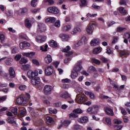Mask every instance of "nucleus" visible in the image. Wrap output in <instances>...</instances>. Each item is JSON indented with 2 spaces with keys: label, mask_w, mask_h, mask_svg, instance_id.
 <instances>
[{
  "label": "nucleus",
  "mask_w": 130,
  "mask_h": 130,
  "mask_svg": "<svg viewBox=\"0 0 130 130\" xmlns=\"http://www.w3.org/2000/svg\"><path fill=\"white\" fill-rule=\"evenodd\" d=\"M21 57H22V55L17 54L15 56V60H16V61H18L20 60V59H21Z\"/></svg>",
  "instance_id": "4d7b16f0"
},
{
  "label": "nucleus",
  "mask_w": 130,
  "mask_h": 130,
  "mask_svg": "<svg viewBox=\"0 0 130 130\" xmlns=\"http://www.w3.org/2000/svg\"><path fill=\"white\" fill-rule=\"evenodd\" d=\"M105 112L108 115H110L111 116H113L114 115V113H113V111L111 108L107 107L105 108Z\"/></svg>",
  "instance_id": "a211bd4d"
},
{
  "label": "nucleus",
  "mask_w": 130,
  "mask_h": 130,
  "mask_svg": "<svg viewBox=\"0 0 130 130\" xmlns=\"http://www.w3.org/2000/svg\"><path fill=\"white\" fill-rule=\"evenodd\" d=\"M27 77L29 79H33V78L38 76V71L35 70L34 72L32 70H29L27 73Z\"/></svg>",
  "instance_id": "20e7f679"
},
{
  "label": "nucleus",
  "mask_w": 130,
  "mask_h": 130,
  "mask_svg": "<svg viewBox=\"0 0 130 130\" xmlns=\"http://www.w3.org/2000/svg\"><path fill=\"white\" fill-rule=\"evenodd\" d=\"M52 90V87L50 85H46L44 88V92L45 95H49L51 94V91Z\"/></svg>",
  "instance_id": "0eeeda50"
},
{
  "label": "nucleus",
  "mask_w": 130,
  "mask_h": 130,
  "mask_svg": "<svg viewBox=\"0 0 130 130\" xmlns=\"http://www.w3.org/2000/svg\"><path fill=\"white\" fill-rule=\"evenodd\" d=\"M26 88H27L26 85H21L19 86V90L23 91V90H25L26 89Z\"/></svg>",
  "instance_id": "69168bd1"
},
{
  "label": "nucleus",
  "mask_w": 130,
  "mask_h": 130,
  "mask_svg": "<svg viewBox=\"0 0 130 130\" xmlns=\"http://www.w3.org/2000/svg\"><path fill=\"white\" fill-rule=\"evenodd\" d=\"M99 44H100V40L99 39L92 40L90 42L91 46H96V45H99Z\"/></svg>",
  "instance_id": "2eb2a0df"
},
{
  "label": "nucleus",
  "mask_w": 130,
  "mask_h": 130,
  "mask_svg": "<svg viewBox=\"0 0 130 130\" xmlns=\"http://www.w3.org/2000/svg\"><path fill=\"white\" fill-rule=\"evenodd\" d=\"M91 62L93 63H95V64H100V60L95 59V58H92Z\"/></svg>",
  "instance_id": "c03bdc74"
},
{
  "label": "nucleus",
  "mask_w": 130,
  "mask_h": 130,
  "mask_svg": "<svg viewBox=\"0 0 130 130\" xmlns=\"http://www.w3.org/2000/svg\"><path fill=\"white\" fill-rule=\"evenodd\" d=\"M85 94L86 95H88L90 99H92V100L95 99V94H94L93 92L90 91H85Z\"/></svg>",
  "instance_id": "2f4dec72"
},
{
  "label": "nucleus",
  "mask_w": 130,
  "mask_h": 130,
  "mask_svg": "<svg viewBox=\"0 0 130 130\" xmlns=\"http://www.w3.org/2000/svg\"><path fill=\"white\" fill-rule=\"evenodd\" d=\"M72 29V26L71 25H63L62 28V31L67 32Z\"/></svg>",
  "instance_id": "a878e982"
},
{
  "label": "nucleus",
  "mask_w": 130,
  "mask_h": 130,
  "mask_svg": "<svg viewBox=\"0 0 130 130\" xmlns=\"http://www.w3.org/2000/svg\"><path fill=\"white\" fill-rule=\"evenodd\" d=\"M39 31L42 33L46 31V26L44 23H40L39 24Z\"/></svg>",
  "instance_id": "f3484780"
},
{
  "label": "nucleus",
  "mask_w": 130,
  "mask_h": 130,
  "mask_svg": "<svg viewBox=\"0 0 130 130\" xmlns=\"http://www.w3.org/2000/svg\"><path fill=\"white\" fill-rule=\"evenodd\" d=\"M79 76V73L75 71H72L71 74V77L73 80L76 79Z\"/></svg>",
  "instance_id": "c756f323"
},
{
  "label": "nucleus",
  "mask_w": 130,
  "mask_h": 130,
  "mask_svg": "<svg viewBox=\"0 0 130 130\" xmlns=\"http://www.w3.org/2000/svg\"><path fill=\"white\" fill-rule=\"evenodd\" d=\"M80 7H86V6L88 5V3H87V0H80Z\"/></svg>",
  "instance_id": "f704fd0d"
},
{
  "label": "nucleus",
  "mask_w": 130,
  "mask_h": 130,
  "mask_svg": "<svg viewBox=\"0 0 130 130\" xmlns=\"http://www.w3.org/2000/svg\"><path fill=\"white\" fill-rule=\"evenodd\" d=\"M92 7L94 9V10H99L100 9V6L96 5V4H93L92 5Z\"/></svg>",
  "instance_id": "0e129e2a"
},
{
  "label": "nucleus",
  "mask_w": 130,
  "mask_h": 130,
  "mask_svg": "<svg viewBox=\"0 0 130 130\" xmlns=\"http://www.w3.org/2000/svg\"><path fill=\"white\" fill-rule=\"evenodd\" d=\"M25 26L28 29L32 26V21L28 18L25 20Z\"/></svg>",
  "instance_id": "5701e85b"
},
{
  "label": "nucleus",
  "mask_w": 130,
  "mask_h": 130,
  "mask_svg": "<svg viewBox=\"0 0 130 130\" xmlns=\"http://www.w3.org/2000/svg\"><path fill=\"white\" fill-rule=\"evenodd\" d=\"M30 43L27 42H23L19 44V47L20 49H26V48L30 47Z\"/></svg>",
  "instance_id": "f8f14e48"
},
{
  "label": "nucleus",
  "mask_w": 130,
  "mask_h": 130,
  "mask_svg": "<svg viewBox=\"0 0 130 130\" xmlns=\"http://www.w3.org/2000/svg\"><path fill=\"white\" fill-rule=\"evenodd\" d=\"M94 26H97L96 23H92L91 24H89V26L86 28V32L88 34L91 35L93 33V30H94Z\"/></svg>",
  "instance_id": "1a4fd4ad"
},
{
  "label": "nucleus",
  "mask_w": 130,
  "mask_h": 130,
  "mask_svg": "<svg viewBox=\"0 0 130 130\" xmlns=\"http://www.w3.org/2000/svg\"><path fill=\"white\" fill-rule=\"evenodd\" d=\"M71 124V120H65L63 122V125H64V126H69L70 124Z\"/></svg>",
  "instance_id": "a18cd8bd"
},
{
  "label": "nucleus",
  "mask_w": 130,
  "mask_h": 130,
  "mask_svg": "<svg viewBox=\"0 0 130 130\" xmlns=\"http://www.w3.org/2000/svg\"><path fill=\"white\" fill-rule=\"evenodd\" d=\"M80 41H81V44L82 43H87V38L83 37L80 39Z\"/></svg>",
  "instance_id": "3c124183"
},
{
  "label": "nucleus",
  "mask_w": 130,
  "mask_h": 130,
  "mask_svg": "<svg viewBox=\"0 0 130 130\" xmlns=\"http://www.w3.org/2000/svg\"><path fill=\"white\" fill-rule=\"evenodd\" d=\"M35 39L38 43H43V42H45L46 41V37L44 36H39L36 37Z\"/></svg>",
  "instance_id": "6e6552de"
},
{
  "label": "nucleus",
  "mask_w": 130,
  "mask_h": 130,
  "mask_svg": "<svg viewBox=\"0 0 130 130\" xmlns=\"http://www.w3.org/2000/svg\"><path fill=\"white\" fill-rule=\"evenodd\" d=\"M70 50H71V47L70 46H66V48L61 49V51L62 52L66 53L65 55L67 56H70V55L73 54V52H69Z\"/></svg>",
  "instance_id": "9d476101"
},
{
  "label": "nucleus",
  "mask_w": 130,
  "mask_h": 130,
  "mask_svg": "<svg viewBox=\"0 0 130 130\" xmlns=\"http://www.w3.org/2000/svg\"><path fill=\"white\" fill-rule=\"evenodd\" d=\"M32 63H34V64H36V66H39V62L37 59H35L32 60Z\"/></svg>",
  "instance_id": "774afa93"
},
{
  "label": "nucleus",
  "mask_w": 130,
  "mask_h": 130,
  "mask_svg": "<svg viewBox=\"0 0 130 130\" xmlns=\"http://www.w3.org/2000/svg\"><path fill=\"white\" fill-rule=\"evenodd\" d=\"M60 96L61 98H63L64 99H71V94H69L68 92L60 94Z\"/></svg>",
  "instance_id": "4be33fe9"
},
{
  "label": "nucleus",
  "mask_w": 130,
  "mask_h": 130,
  "mask_svg": "<svg viewBox=\"0 0 130 130\" xmlns=\"http://www.w3.org/2000/svg\"><path fill=\"white\" fill-rule=\"evenodd\" d=\"M119 12L122 15H126L127 14V11L122 7L119 8Z\"/></svg>",
  "instance_id": "473e14b6"
},
{
  "label": "nucleus",
  "mask_w": 130,
  "mask_h": 130,
  "mask_svg": "<svg viewBox=\"0 0 130 130\" xmlns=\"http://www.w3.org/2000/svg\"><path fill=\"white\" fill-rule=\"evenodd\" d=\"M47 123L48 124V125H51L53 122H54V121L53 120V119L50 117H47Z\"/></svg>",
  "instance_id": "bb28decb"
},
{
  "label": "nucleus",
  "mask_w": 130,
  "mask_h": 130,
  "mask_svg": "<svg viewBox=\"0 0 130 130\" xmlns=\"http://www.w3.org/2000/svg\"><path fill=\"white\" fill-rule=\"evenodd\" d=\"M118 41V37H114L113 39L112 43L113 44H114L116 43Z\"/></svg>",
  "instance_id": "052dcab7"
},
{
  "label": "nucleus",
  "mask_w": 130,
  "mask_h": 130,
  "mask_svg": "<svg viewBox=\"0 0 130 130\" xmlns=\"http://www.w3.org/2000/svg\"><path fill=\"white\" fill-rule=\"evenodd\" d=\"M48 110H49V113H50L51 114H52V113L53 114H55V113H57V110H56V109H53L52 108H49L48 109Z\"/></svg>",
  "instance_id": "e433bc0d"
},
{
  "label": "nucleus",
  "mask_w": 130,
  "mask_h": 130,
  "mask_svg": "<svg viewBox=\"0 0 130 130\" xmlns=\"http://www.w3.org/2000/svg\"><path fill=\"white\" fill-rule=\"evenodd\" d=\"M78 32H82V30L79 27H75L71 31V34L73 35L76 34Z\"/></svg>",
  "instance_id": "c85d7f7f"
},
{
  "label": "nucleus",
  "mask_w": 130,
  "mask_h": 130,
  "mask_svg": "<svg viewBox=\"0 0 130 130\" xmlns=\"http://www.w3.org/2000/svg\"><path fill=\"white\" fill-rule=\"evenodd\" d=\"M82 64H83V61L82 60L78 61L77 65L74 66L73 67L74 72H76L77 73H79V72H81L82 69H83V67H82Z\"/></svg>",
  "instance_id": "7ed1b4c3"
},
{
  "label": "nucleus",
  "mask_w": 130,
  "mask_h": 130,
  "mask_svg": "<svg viewBox=\"0 0 130 130\" xmlns=\"http://www.w3.org/2000/svg\"><path fill=\"white\" fill-rule=\"evenodd\" d=\"M31 83L34 86H37L40 84V78L39 77H36L34 78H32L31 80Z\"/></svg>",
  "instance_id": "9b49d317"
},
{
  "label": "nucleus",
  "mask_w": 130,
  "mask_h": 130,
  "mask_svg": "<svg viewBox=\"0 0 130 130\" xmlns=\"http://www.w3.org/2000/svg\"><path fill=\"white\" fill-rule=\"evenodd\" d=\"M120 109H121V112L122 114L123 115H126V114L127 113L126 112V111H125V110L122 107H121Z\"/></svg>",
  "instance_id": "6e6d98bb"
},
{
  "label": "nucleus",
  "mask_w": 130,
  "mask_h": 130,
  "mask_svg": "<svg viewBox=\"0 0 130 130\" xmlns=\"http://www.w3.org/2000/svg\"><path fill=\"white\" fill-rule=\"evenodd\" d=\"M38 0H32L31 2V7H36V3H37Z\"/></svg>",
  "instance_id": "13d9d810"
},
{
  "label": "nucleus",
  "mask_w": 130,
  "mask_h": 130,
  "mask_svg": "<svg viewBox=\"0 0 130 130\" xmlns=\"http://www.w3.org/2000/svg\"><path fill=\"white\" fill-rule=\"evenodd\" d=\"M12 53H17L18 52V48L14 47L12 50Z\"/></svg>",
  "instance_id": "680f3d73"
},
{
  "label": "nucleus",
  "mask_w": 130,
  "mask_h": 130,
  "mask_svg": "<svg viewBox=\"0 0 130 130\" xmlns=\"http://www.w3.org/2000/svg\"><path fill=\"white\" fill-rule=\"evenodd\" d=\"M73 112H75L76 114H80L82 113V110L81 109H76L75 110H73Z\"/></svg>",
  "instance_id": "09e8293b"
},
{
  "label": "nucleus",
  "mask_w": 130,
  "mask_h": 130,
  "mask_svg": "<svg viewBox=\"0 0 130 130\" xmlns=\"http://www.w3.org/2000/svg\"><path fill=\"white\" fill-rule=\"evenodd\" d=\"M11 112L14 115H17V114H18V108L14 107L11 110Z\"/></svg>",
  "instance_id": "79ce46f5"
},
{
  "label": "nucleus",
  "mask_w": 130,
  "mask_h": 130,
  "mask_svg": "<svg viewBox=\"0 0 130 130\" xmlns=\"http://www.w3.org/2000/svg\"><path fill=\"white\" fill-rule=\"evenodd\" d=\"M45 74L46 76H50L53 73V67L52 66H47L45 68Z\"/></svg>",
  "instance_id": "39448f33"
},
{
  "label": "nucleus",
  "mask_w": 130,
  "mask_h": 130,
  "mask_svg": "<svg viewBox=\"0 0 130 130\" xmlns=\"http://www.w3.org/2000/svg\"><path fill=\"white\" fill-rule=\"evenodd\" d=\"M45 62L47 64H49V63H51L52 62V57L51 55L48 54L44 58Z\"/></svg>",
  "instance_id": "4468645a"
},
{
  "label": "nucleus",
  "mask_w": 130,
  "mask_h": 130,
  "mask_svg": "<svg viewBox=\"0 0 130 130\" xmlns=\"http://www.w3.org/2000/svg\"><path fill=\"white\" fill-rule=\"evenodd\" d=\"M81 45H82L81 42V41H79L78 42L74 44L73 48H74V49H76V47H79V46H81Z\"/></svg>",
  "instance_id": "ea45409f"
},
{
  "label": "nucleus",
  "mask_w": 130,
  "mask_h": 130,
  "mask_svg": "<svg viewBox=\"0 0 130 130\" xmlns=\"http://www.w3.org/2000/svg\"><path fill=\"white\" fill-rule=\"evenodd\" d=\"M75 101L77 103L81 104V103H84V102H86V101H87V98H86L84 95L77 94L76 95Z\"/></svg>",
  "instance_id": "f03ea898"
},
{
  "label": "nucleus",
  "mask_w": 130,
  "mask_h": 130,
  "mask_svg": "<svg viewBox=\"0 0 130 130\" xmlns=\"http://www.w3.org/2000/svg\"><path fill=\"white\" fill-rule=\"evenodd\" d=\"M47 11L49 13L54 14L55 15H57V14L59 13V10H58V9L55 7H49L47 9Z\"/></svg>",
  "instance_id": "423d86ee"
},
{
  "label": "nucleus",
  "mask_w": 130,
  "mask_h": 130,
  "mask_svg": "<svg viewBox=\"0 0 130 130\" xmlns=\"http://www.w3.org/2000/svg\"><path fill=\"white\" fill-rule=\"evenodd\" d=\"M77 120L78 122H80V123H86L89 121L88 117L86 116L79 118L77 119Z\"/></svg>",
  "instance_id": "dca6fc26"
},
{
  "label": "nucleus",
  "mask_w": 130,
  "mask_h": 130,
  "mask_svg": "<svg viewBox=\"0 0 130 130\" xmlns=\"http://www.w3.org/2000/svg\"><path fill=\"white\" fill-rule=\"evenodd\" d=\"M19 113L20 115H25L26 114V110L24 108H22V110H20Z\"/></svg>",
  "instance_id": "603ef678"
},
{
  "label": "nucleus",
  "mask_w": 130,
  "mask_h": 130,
  "mask_svg": "<svg viewBox=\"0 0 130 130\" xmlns=\"http://www.w3.org/2000/svg\"><path fill=\"white\" fill-rule=\"evenodd\" d=\"M26 96H27V98L26 99L25 97L19 96L16 100V102L18 105H21L23 104L24 105L25 104H27L28 103V100L30 99V94L28 93H26Z\"/></svg>",
  "instance_id": "f257e3e1"
},
{
  "label": "nucleus",
  "mask_w": 130,
  "mask_h": 130,
  "mask_svg": "<svg viewBox=\"0 0 130 130\" xmlns=\"http://www.w3.org/2000/svg\"><path fill=\"white\" fill-rule=\"evenodd\" d=\"M73 129L74 130L81 129V125H80L79 124L74 125V126H73Z\"/></svg>",
  "instance_id": "5fc2aeb1"
},
{
  "label": "nucleus",
  "mask_w": 130,
  "mask_h": 130,
  "mask_svg": "<svg viewBox=\"0 0 130 130\" xmlns=\"http://www.w3.org/2000/svg\"><path fill=\"white\" fill-rule=\"evenodd\" d=\"M49 45L51 47H53V48H55V47H57V46H58V45H57V43L54 40L51 41L49 43Z\"/></svg>",
  "instance_id": "393cba45"
},
{
  "label": "nucleus",
  "mask_w": 130,
  "mask_h": 130,
  "mask_svg": "<svg viewBox=\"0 0 130 130\" xmlns=\"http://www.w3.org/2000/svg\"><path fill=\"white\" fill-rule=\"evenodd\" d=\"M60 37L61 39H63L64 41H68L69 39H70V36L67 35L61 34L60 35Z\"/></svg>",
  "instance_id": "cd10ccee"
},
{
  "label": "nucleus",
  "mask_w": 130,
  "mask_h": 130,
  "mask_svg": "<svg viewBox=\"0 0 130 130\" xmlns=\"http://www.w3.org/2000/svg\"><path fill=\"white\" fill-rule=\"evenodd\" d=\"M69 117L71 118V117H74V118H76V117H78V114L76 113L75 112L73 111V113H71L69 115Z\"/></svg>",
  "instance_id": "37998d69"
},
{
  "label": "nucleus",
  "mask_w": 130,
  "mask_h": 130,
  "mask_svg": "<svg viewBox=\"0 0 130 130\" xmlns=\"http://www.w3.org/2000/svg\"><path fill=\"white\" fill-rule=\"evenodd\" d=\"M124 30H126V28L125 27H118L116 29V31L121 33V32H122Z\"/></svg>",
  "instance_id": "a19ab883"
},
{
  "label": "nucleus",
  "mask_w": 130,
  "mask_h": 130,
  "mask_svg": "<svg viewBox=\"0 0 130 130\" xmlns=\"http://www.w3.org/2000/svg\"><path fill=\"white\" fill-rule=\"evenodd\" d=\"M114 122L115 124H120V123H121V121H120V120L116 119L114 120Z\"/></svg>",
  "instance_id": "338daca9"
},
{
  "label": "nucleus",
  "mask_w": 130,
  "mask_h": 130,
  "mask_svg": "<svg viewBox=\"0 0 130 130\" xmlns=\"http://www.w3.org/2000/svg\"><path fill=\"white\" fill-rule=\"evenodd\" d=\"M47 47H48V45L45 44L43 46L40 47V49L42 51H47Z\"/></svg>",
  "instance_id": "4c0bfd02"
},
{
  "label": "nucleus",
  "mask_w": 130,
  "mask_h": 130,
  "mask_svg": "<svg viewBox=\"0 0 130 130\" xmlns=\"http://www.w3.org/2000/svg\"><path fill=\"white\" fill-rule=\"evenodd\" d=\"M105 121L109 125L111 124V119L109 117H106L105 118Z\"/></svg>",
  "instance_id": "8fccbe9b"
},
{
  "label": "nucleus",
  "mask_w": 130,
  "mask_h": 130,
  "mask_svg": "<svg viewBox=\"0 0 130 130\" xmlns=\"http://www.w3.org/2000/svg\"><path fill=\"white\" fill-rule=\"evenodd\" d=\"M28 12V9L27 8H23L21 10L20 13L21 14H26Z\"/></svg>",
  "instance_id": "e2e57ef3"
},
{
  "label": "nucleus",
  "mask_w": 130,
  "mask_h": 130,
  "mask_svg": "<svg viewBox=\"0 0 130 130\" xmlns=\"http://www.w3.org/2000/svg\"><path fill=\"white\" fill-rule=\"evenodd\" d=\"M61 82L63 84H64L65 83H70L71 82V80L68 78H66V79H62Z\"/></svg>",
  "instance_id": "bf43d9fd"
},
{
  "label": "nucleus",
  "mask_w": 130,
  "mask_h": 130,
  "mask_svg": "<svg viewBox=\"0 0 130 130\" xmlns=\"http://www.w3.org/2000/svg\"><path fill=\"white\" fill-rule=\"evenodd\" d=\"M6 14L7 16H8V17H12V16H13V15H14L13 11H12L11 10H8V11H7Z\"/></svg>",
  "instance_id": "49530a36"
},
{
  "label": "nucleus",
  "mask_w": 130,
  "mask_h": 130,
  "mask_svg": "<svg viewBox=\"0 0 130 130\" xmlns=\"http://www.w3.org/2000/svg\"><path fill=\"white\" fill-rule=\"evenodd\" d=\"M128 54H129V53L126 50H121L119 52V56L120 57H122V56H127Z\"/></svg>",
  "instance_id": "aec40b11"
},
{
  "label": "nucleus",
  "mask_w": 130,
  "mask_h": 130,
  "mask_svg": "<svg viewBox=\"0 0 130 130\" xmlns=\"http://www.w3.org/2000/svg\"><path fill=\"white\" fill-rule=\"evenodd\" d=\"M55 27H57V28H59L60 27V21L59 20H56L54 24Z\"/></svg>",
  "instance_id": "de8ad7c7"
},
{
  "label": "nucleus",
  "mask_w": 130,
  "mask_h": 130,
  "mask_svg": "<svg viewBox=\"0 0 130 130\" xmlns=\"http://www.w3.org/2000/svg\"><path fill=\"white\" fill-rule=\"evenodd\" d=\"M22 55L23 56H26V57H28V58H34V56H35V52H23L22 53Z\"/></svg>",
  "instance_id": "ddd939ff"
},
{
  "label": "nucleus",
  "mask_w": 130,
  "mask_h": 130,
  "mask_svg": "<svg viewBox=\"0 0 130 130\" xmlns=\"http://www.w3.org/2000/svg\"><path fill=\"white\" fill-rule=\"evenodd\" d=\"M102 49L101 48H95L94 49H93V53L94 54H98V53H100L101 51H102Z\"/></svg>",
  "instance_id": "72a5a7b5"
},
{
  "label": "nucleus",
  "mask_w": 130,
  "mask_h": 130,
  "mask_svg": "<svg viewBox=\"0 0 130 130\" xmlns=\"http://www.w3.org/2000/svg\"><path fill=\"white\" fill-rule=\"evenodd\" d=\"M14 61V59L12 58H9L6 60H5V63L7 66H12V62Z\"/></svg>",
  "instance_id": "7c9ffc66"
},
{
  "label": "nucleus",
  "mask_w": 130,
  "mask_h": 130,
  "mask_svg": "<svg viewBox=\"0 0 130 130\" xmlns=\"http://www.w3.org/2000/svg\"><path fill=\"white\" fill-rule=\"evenodd\" d=\"M106 52L109 55H110V54H112V53H113V51H111V50L110 49V48L109 47L107 48Z\"/></svg>",
  "instance_id": "864d4df0"
},
{
  "label": "nucleus",
  "mask_w": 130,
  "mask_h": 130,
  "mask_svg": "<svg viewBox=\"0 0 130 130\" xmlns=\"http://www.w3.org/2000/svg\"><path fill=\"white\" fill-rule=\"evenodd\" d=\"M10 77L11 78H15L16 77V73L15 72V70L14 68L12 67H10L9 70Z\"/></svg>",
  "instance_id": "6ab92c4d"
},
{
  "label": "nucleus",
  "mask_w": 130,
  "mask_h": 130,
  "mask_svg": "<svg viewBox=\"0 0 130 130\" xmlns=\"http://www.w3.org/2000/svg\"><path fill=\"white\" fill-rule=\"evenodd\" d=\"M7 121L8 123H10L11 124H13V123H15L16 125H18L17 122H16V120L15 119V117H11L7 118Z\"/></svg>",
  "instance_id": "412c9836"
},
{
  "label": "nucleus",
  "mask_w": 130,
  "mask_h": 130,
  "mask_svg": "<svg viewBox=\"0 0 130 130\" xmlns=\"http://www.w3.org/2000/svg\"><path fill=\"white\" fill-rule=\"evenodd\" d=\"M0 40L1 43H4L6 41V37L4 34H0Z\"/></svg>",
  "instance_id": "58836bf2"
},
{
  "label": "nucleus",
  "mask_w": 130,
  "mask_h": 130,
  "mask_svg": "<svg viewBox=\"0 0 130 130\" xmlns=\"http://www.w3.org/2000/svg\"><path fill=\"white\" fill-rule=\"evenodd\" d=\"M56 19L54 17H48L45 19L46 23H54Z\"/></svg>",
  "instance_id": "b1692460"
},
{
  "label": "nucleus",
  "mask_w": 130,
  "mask_h": 130,
  "mask_svg": "<svg viewBox=\"0 0 130 130\" xmlns=\"http://www.w3.org/2000/svg\"><path fill=\"white\" fill-rule=\"evenodd\" d=\"M19 62L20 63H21V64L27 63V62H28V60L25 58V57H22L19 61Z\"/></svg>",
  "instance_id": "c9c22d12"
}]
</instances>
